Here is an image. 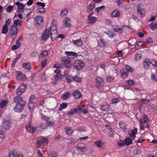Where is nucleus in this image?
I'll return each mask as SVG.
<instances>
[{
  "label": "nucleus",
  "instance_id": "obj_20",
  "mask_svg": "<svg viewBox=\"0 0 157 157\" xmlns=\"http://www.w3.org/2000/svg\"><path fill=\"white\" fill-rule=\"evenodd\" d=\"M65 130L66 133L68 135H71L73 132V131L71 127H65Z\"/></svg>",
  "mask_w": 157,
  "mask_h": 157
},
{
  "label": "nucleus",
  "instance_id": "obj_26",
  "mask_svg": "<svg viewBox=\"0 0 157 157\" xmlns=\"http://www.w3.org/2000/svg\"><path fill=\"white\" fill-rule=\"evenodd\" d=\"M62 79V76L61 74H56L55 75V81L53 83L56 84L58 81L61 80Z\"/></svg>",
  "mask_w": 157,
  "mask_h": 157
},
{
  "label": "nucleus",
  "instance_id": "obj_46",
  "mask_svg": "<svg viewBox=\"0 0 157 157\" xmlns=\"http://www.w3.org/2000/svg\"><path fill=\"white\" fill-rule=\"evenodd\" d=\"M141 55L140 54L137 53L136 54L135 57V60L136 61H139L141 59Z\"/></svg>",
  "mask_w": 157,
  "mask_h": 157
},
{
  "label": "nucleus",
  "instance_id": "obj_31",
  "mask_svg": "<svg viewBox=\"0 0 157 157\" xmlns=\"http://www.w3.org/2000/svg\"><path fill=\"white\" fill-rule=\"evenodd\" d=\"M71 93L69 92H66L63 94L61 97V98L64 100H67L70 95Z\"/></svg>",
  "mask_w": 157,
  "mask_h": 157
},
{
  "label": "nucleus",
  "instance_id": "obj_58",
  "mask_svg": "<svg viewBox=\"0 0 157 157\" xmlns=\"http://www.w3.org/2000/svg\"><path fill=\"white\" fill-rule=\"evenodd\" d=\"M47 62V59H44L41 62V66L44 68Z\"/></svg>",
  "mask_w": 157,
  "mask_h": 157
},
{
  "label": "nucleus",
  "instance_id": "obj_11",
  "mask_svg": "<svg viewBox=\"0 0 157 157\" xmlns=\"http://www.w3.org/2000/svg\"><path fill=\"white\" fill-rule=\"evenodd\" d=\"M51 34L50 30L48 29L45 30L44 32L42 35V38L43 40H46Z\"/></svg>",
  "mask_w": 157,
  "mask_h": 157
},
{
  "label": "nucleus",
  "instance_id": "obj_55",
  "mask_svg": "<svg viewBox=\"0 0 157 157\" xmlns=\"http://www.w3.org/2000/svg\"><path fill=\"white\" fill-rule=\"evenodd\" d=\"M40 117H41L42 118V119L43 120L46 121L50 119V117H47L44 115L43 114L41 113L40 114Z\"/></svg>",
  "mask_w": 157,
  "mask_h": 157
},
{
  "label": "nucleus",
  "instance_id": "obj_61",
  "mask_svg": "<svg viewBox=\"0 0 157 157\" xmlns=\"http://www.w3.org/2000/svg\"><path fill=\"white\" fill-rule=\"evenodd\" d=\"M104 33L107 34L109 37L111 38L113 37L114 35V33L110 32H105Z\"/></svg>",
  "mask_w": 157,
  "mask_h": 157
},
{
  "label": "nucleus",
  "instance_id": "obj_7",
  "mask_svg": "<svg viewBox=\"0 0 157 157\" xmlns=\"http://www.w3.org/2000/svg\"><path fill=\"white\" fill-rule=\"evenodd\" d=\"M137 13L140 15L142 17L145 16V11L144 9L141 7V5L138 4L137 6Z\"/></svg>",
  "mask_w": 157,
  "mask_h": 157
},
{
  "label": "nucleus",
  "instance_id": "obj_5",
  "mask_svg": "<svg viewBox=\"0 0 157 157\" xmlns=\"http://www.w3.org/2000/svg\"><path fill=\"white\" fill-rule=\"evenodd\" d=\"M36 100L35 96L32 95L30 98L28 106L29 110L31 111L34 107V103Z\"/></svg>",
  "mask_w": 157,
  "mask_h": 157
},
{
  "label": "nucleus",
  "instance_id": "obj_10",
  "mask_svg": "<svg viewBox=\"0 0 157 157\" xmlns=\"http://www.w3.org/2000/svg\"><path fill=\"white\" fill-rule=\"evenodd\" d=\"M12 124V123L10 121L5 119L3 120L2 125L4 129H9L11 126Z\"/></svg>",
  "mask_w": 157,
  "mask_h": 157
},
{
  "label": "nucleus",
  "instance_id": "obj_29",
  "mask_svg": "<svg viewBox=\"0 0 157 157\" xmlns=\"http://www.w3.org/2000/svg\"><path fill=\"white\" fill-rule=\"evenodd\" d=\"M65 54L68 56H72L73 58L77 57V55L76 53L73 52H65Z\"/></svg>",
  "mask_w": 157,
  "mask_h": 157
},
{
  "label": "nucleus",
  "instance_id": "obj_30",
  "mask_svg": "<svg viewBox=\"0 0 157 157\" xmlns=\"http://www.w3.org/2000/svg\"><path fill=\"white\" fill-rule=\"evenodd\" d=\"M68 10L66 9L63 10L60 12V16L62 17L66 16L68 13Z\"/></svg>",
  "mask_w": 157,
  "mask_h": 157
},
{
  "label": "nucleus",
  "instance_id": "obj_19",
  "mask_svg": "<svg viewBox=\"0 0 157 157\" xmlns=\"http://www.w3.org/2000/svg\"><path fill=\"white\" fill-rule=\"evenodd\" d=\"M35 22L36 23V26L38 27L43 22L42 17L40 16L37 17L35 19Z\"/></svg>",
  "mask_w": 157,
  "mask_h": 157
},
{
  "label": "nucleus",
  "instance_id": "obj_23",
  "mask_svg": "<svg viewBox=\"0 0 157 157\" xmlns=\"http://www.w3.org/2000/svg\"><path fill=\"white\" fill-rule=\"evenodd\" d=\"M111 15L113 17H120V13L119 11L115 10L112 13Z\"/></svg>",
  "mask_w": 157,
  "mask_h": 157
},
{
  "label": "nucleus",
  "instance_id": "obj_3",
  "mask_svg": "<svg viewBox=\"0 0 157 157\" xmlns=\"http://www.w3.org/2000/svg\"><path fill=\"white\" fill-rule=\"evenodd\" d=\"M85 65V63L82 60L78 59L75 60L73 63L74 68L78 70L82 69L84 67Z\"/></svg>",
  "mask_w": 157,
  "mask_h": 157
},
{
  "label": "nucleus",
  "instance_id": "obj_41",
  "mask_svg": "<svg viewBox=\"0 0 157 157\" xmlns=\"http://www.w3.org/2000/svg\"><path fill=\"white\" fill-rule=\"evenodd\" d=\"M113 29L114 32H117L120 33H122L123 32V30L122 28H115L113 27Z\"/></svg>",
  "mask_w": 157,
  "mask_h": 157
},
{
  "label": "nucleus",
  "instance_id": "obj_21",
  "mask_svg": "<svg viewBox=\"0 0 157 157\" xmlns=\"http://www.w3.org/2000/svg\"><path fill=\"white\" fill-rule=\"evenodd\" d=\"M73 96L76 99H79L80 98L82 95L81 93L78 90L74 91L73 93Z\"/></svg>",
  "mask_w": 157,
  "mask_h": 157
},
{
  "label": "nucleus",
  "instance_id": "obj_56",
  "mask_svg": "<svg viewBox=\"0 0 157 157\" xmlns=\"http://www.w3.org/2000/svg\"><path fill=\"white\" fill-rule=\"evenodd\" d=\"M114 79V78L111 76H108L106 78V81L109 82H110L113 81Z\"/></svg>",
  "mask_w": 157,
  "mask_h": 157
},
{
  "label": "nucleus",
  "instance_id": "obj_38",
  "mask_svg": "<svg viewBox=\"0 0 157 157\" xmlns=\"http://www.w3.org/2000/svg\"><path fill=\"white\" fill-rule=\"evenodd\" d=\"M124 142L125 145L127 146L129 145L132 143V141L131 139L129 138H126Z\"/></svg>",
  "mask_w": 157,
  "mask_h": 157
},
{
  "label": "nucleus",
  "instance_id": "obj_50",
  "mask_svg": "<svg viewBox=\"0 0 157 157\" xmlns=\"http://www.w3.org/2000/svg\"><path fill=\"white\" fill-rule=\"evenodd\" d=\"M105 6H103L96 8L95 10V11H96L97 13H98L101 10H104L105 9Z\"/></svg>",
  "mask_w": 157,
  "mask_h": 157
},
{
  "label": "nucleus",
  "instance_id": "obj_47",
  "mask_svg": "<svg viewBox=\"0 0 157 157\" xmlns=\"http://www.w3.org/2000/svg\"><path fill=\"white\" fill-rule=\"evenodd\" d=\"M94 144L97 147L100 148L102 146V141L101 140L96 141L94 142Z\"/></svg>",
  "mask_w": 157,
  "mask_h": 157
},
{
  "label": "nucleus",
  "instance_id": "obj_34",
  "mask_svg": "<svg viewBox=\"0 0 157 157\" xmlns=\"http://www.w3.org/2000/svg\"><path fill=\"white\" fill-rule=\"evenodd\" d=\"M147 119V116L146 115H144L143 117L140 120V122L141 124H143L144 123L146 122Z\"/></svg>",
  "mask_w": 157,
  "mask_h": 157
},
{
  "label": "nucleus",
  "instance_id": "obj_40",
  "mask_svg": "<svg viewBox=\"0 0 157 157\" xmlns=\"http://www.w3.org/2000/svg\"><path fill=\"white\" fill-rule=\"evenodd\" d=\"M29 12L28 10H24L22 12V15L24 18H26L29 17Z\"/></svg>",
  "mask_w": 157,
  "mask_h": 157
},
{
  "label": "nucleus",
  "instance_id": "obj_62",
  "mask_svg": "<svg viewBox=\"0 0 157 157\" xmlns=\"http://www.w3.org/2000/svg\"><path fill=\"white\" fill-rule=\"evenodd\" d=\"M140 101L143 104H146L149 102V100L146 99L142 98L140 99Z\"/></svg>",
  "mask_w": 157,
  "mask_h": 157
},
{
  "label": "nucleus",
  "instance_id": "obj_15",
  "mask_svg": "<svg viewBox=\"0 0 157 157\" xmlns=\"http://www.w3.org/2000/svg\"><path fill=\"white\" fill-rule=\"evenodd\" d=\"M16 5L17 6L18 11L19 13H21V11L24 9L25 7L24 4L22 3H20L19 2H17L16 3Z\"/></svg>",
  "mask_w": 157,
  "mask_h": 157
},
{
  "label": "nucleus",
  "instance_id": "obj_2",
  "mask_svg": "<svg viewBox=\"0 0 157 157\" xmlns=\"http://www.w3.org/2000/svg\"><path fill=\"white\" fill-rule=\"evenodd\" d=\"M56 23L57 22L55 20H53L51 26L48 29L50 30L51 37L52 40H54L57 36Z\"/></svg>",
  "mask_w": 157,
  "mask_h": 157
},
{
  "label": "nucleus",
  "instance_id": "obj_25",
  "mask_svg": "<svg viewBox=\"0 0 157 157\" xmlns=\"http://www.w3.org/2000/svg\"><path fill=\"white\" fill-rule=\"evenodd\" d=\"M95 7V5L94 3H91L88 5L87 6L86 12H89L92 10Z\"/></svg>",
  "mask_w": 157,
  "mask_h": 157
},
{
  "label": "nucleus",
  "instance_id": "obj_35",
  "mask_svg": "<svg viewBox=\"0 0 157 157\" xmlns=\"http://www.w3.org/2000/svg\"><path fill=\"white\" fill-rule=\"evenodd\" d=\"M8 31V26L6 25H4L3 26L2 30V34H6Z\"/></svg>",
  "mask_w": 157,
  "mask_h": 157
},
{
  "label": "nucleus",
  "instance_id": "obj_18",
  "mask_svg": "<svg viewBox=\"0 0 157 157\" xmlns=\"http://www.w3.org/2000/svg\"><path fill=\"white\" fill-rule=\"evenodd\" d=\"M100 109L102 111H108L109 109L110 106L107 103H104L100 106Z\"/></svg>",
  "mask_w": 157,
  "mask_h": 157
},
{
  "label": "nucleus",
  "instance_id": "obj_27",
  "mask_svg": "<svg viewBox=\"0 0 157 157\" xmlns=\"http://www.w3.org/2000/svg\"><path fill=\"white\" fill-rule=\"evenodd\" d=\"M40 140L43 144H47L48 142V140L47 138L44 137H41L40 138Z\"/></svg>",
  "mask_w": 157,
  "mask_h": 157
},
{
  "label": "nucleus",
  "instance_id": "obj_32",
  "mask_svg": "<svg viewBox=\"0 0 157 157\" xmlns=\"http://www.w3.org/2000/svg\"><path fill=\"white\" fill-rule=\"evenodd\" d=\"M119 124L120 128L123 130H125L126 129V127L127 126V124L124 122L123 121H121L120 122Z\"/></svg>",
  "mask_w": 157,
  "mask_h": 157
},
{
  "label": "nucleus",
  "instance_id": "obj_60",
  "mask_svg": "<svg viewBox=\"0 0 157 157\" xmlns=\"http://www.w3.org/2000/svg\"><path fill=\"white\" fill-rule=\"evenodd\" d=\"M48 52L46 50L43 51L40 54V56H42L43 57L46 56L48 54Z\"/></svg>",
  "mask_w": 157,
  "mask_h": 157
},
{
  "label": "nucleus",
  "instance_id": "obj_42",
  "mask_svg": "<svg viewBox=\"0 0 157 157\" xmlns=\"http://www.w3.org/2000/svg\"><path fill=\"white\" fill-rule=\"evenodd\" d=\"M150 27L152 30H154L157 28V24L152 23L150 25Z\"/></svg>",
  "mask_w": 157,
  "mask_h": 157
},
{
  "label": "nucleus",
  "instance_id": "obj_59",
  "mask_svg": "<svg viewBox=\"0 0 157 157\" xmlns=\"http://www.w3.org/2000/svg\"><path fill=\"white\" fill-rule=\"evenodd\" d=\"M13 7L12 6L9 5L7 8L6 10L7 12L10 13L11 12L12 10L13 9Z\"/></svg>",
  "mask_w": 157,
  "mask_h": 157
},
{
  "label": "nucleus",
  "instance_id": "obj_54",
  "mask_svg": "<svg viewBox=\"0 0 157 157\" xmlns=\"http://www.w3.org/2000/svg\"><path fill=\"white\" fill-rule=\"evenodd\" d=\"M153 42V40L152 38L151 37H148L146 38L145 40L144 43L147 44L152 43Z\"/></svg>",
  "mask_w": 157,
  "mask_h": 157
},
{
  "label": "nucleus",
  "instance_id": "obj_53",
  "mask_svg": "<svg viewBox=\"0 0 157 157\" xmlns=\"http://www.w3.org/2000/svg\"><path fill=\"white\" fill-rule=\"evenodd\" d=\"M31 124L30 122H29L26 126L27 130L29 132H31L32 130Z\"/></svg>",
  "mask_w": 157,
  "mask_h": 157
},
{
  "label": "nucleus",
  "instance_id": "obj_49",
  "mask_svg": "<svg viewBox=\"0 0 157 157\" xmlns=\"http://www.w3.org/2000/svg\"><path fill=\"white\" fill-rule=\"evenodd\" d=\"M22 66L24 68L27 70L29 69L31 67L30 64L29 63H23Z\"/></svg>",
  "mask_w": 157,
  "mask_h": 157
},
{
  "label": "nucleus",
  "instance_id": "obj_52",
  "mask_svg": "<svg viewBox=\"0 0 157 157\" xmlns=\"http://www.w3.org/2000/svg\"><path fill=\"white\" fill-rule=\"evenodd\" d=\"M151 79L156 82H157V75L152 73L151 75Z\"/></svg>",
  "mask_w": 157,
  "mask_h": 157
},
{
  "label": "nucleus",
  "instance_id": "obj_6",
  "mask_svg": "<svg viewBox=\"0 0 157 157\" xmlns=\"http://www.w3.org/2000/svg\"><path fill=\"white\" fill-rule=\"evenodd\" d=\"M62 63L64 66L67 68H70L71 67V64L69 58L63 57L61 59Z\"/></svg>",
  "mask_w": 157,
  "mask_h": 157
},
{
  "label": "nucleus",
  "instance_id": "obj_12",
  "mask_svg": "<svg viewBox=\"0 0 157 157\" xmlns=\"http://www.w3.org/2000/svg\"><path fill=\"white\" fill-rule=\"evenodd\" d=\"M137 131V129L136 128L133 129L131 130L128 132V134L129 136L133 140L135 139L136 137V134Z\"/></svg>",
  "mask_w": 157,
  "mask_h": 157
},
{
  "label": "nucleus",
  "instance_id": "obj_57",
  "mask_svg": "<svg viewBox=\"0 0 157 157\" xmlns=\"http://www.w3.org/2000/svg\"><path fill=\"white\" fill-rule=\"evenodd\" d=\"M127 83L129 85H133L135 84L134 81L132 79H129L126 81Z\"/></svg>",
  "mask_w": 157,
  "mask_h": 157
},
{
  "label": "nucleus",
  "instance_id": "obj_63",
  "mask_svg": "<svg viewBox=\"0 0 157 157\" xmlns=\"http://www.w3.org/2000/svg\"><path fill=\"white\" fill-rule=\"evenodd\" d=\"M74 109H71L67 113V115L69 116H71L75 114Z\"/></svg>",
  "mask_w": 157,
  "mask_h": 157
},
{
  "label": "nucleus",
  "instance_id": "obj_39",
  "mask_svg": "<svg viewBox=\"0 0 157 157\" xmlns=\"http://www.w3.org/2000/svg\"><path fill=\"white\" fill-rule=\"evenodd\" d=\"M13 23V25H15V26L17 27L20 26L22 25L21 21H19V20H17L14 21Z\"/></svg>",
  "mask_w": 157,
  "mask_h": 157
},
{
  "label": "nucleus",
  "instance_id": "obj_22",
  "mask_svg": "<svg viewBox=\"0 0 157 157\" xmlns=\"http://www.w3.org/2000/svg\"><path fill=\"white\" fill-rule=\"evenodd\" d=\"M98 45L100 47H105L106 46V43L105 40L102 39H100L98 40Z\"/></svg>",
  "mask_w": 157,
  "mask_h": 157
},
{
  "label": "nucleus",
  "instance_id": "obj_33",
  "mask_svg": "<svg viewBox=\"0 0 157 157\" xmlns=\"http://www.w3.org/2000/svg\"><path fill=\"white\" fill-rule=\"evenodd\" d=\"M136 42V40L135 38L129 39L128 41V44L131 46L134 45Z\"/></svg>",
  "mask_w": 157,
  "mask_h": 157
},
{
  "label": "nucleus",
  "instance_id": "obj_13",
  "mask_svg": "<svg viewBox=\"0 0 157 157\" xmlns=\"http://www.w3.org/2000/svg\"><path fill=\"white\" fill-rule=\"evenodd\" d=\"M96 85L97 87H99L102 85L104 83V80L103 79L100 77H97L95 78Z\"/></svg>",
  "mask_w": 157,
  "mask_h": 157
},
{
  "label": "nucleus",
  "instance_id": "obj_8",
  "mask_svg": "<svg viewBox=\"0 0 157 157\" xmlns=\"http://www.w3.org/2000/svg\"><path fill=\"white\" fill-rule=\"evenodd\" d=\"M93 13V12L90 13L87 18L88 20V23L91 24H93L95 23L97 20V17L92 16Z\"/></svg>",
  "mask_w": 157,
  "mask_h": 157
},
{
  "label": "nucleus",
  "instance_id": "obj_43",
  "mask_svg": "<svg viewBox=\"0 0 157 157\" xmlns=\"http://www.w3.org/2000/svg\"><path fill=\"white\" fill-rule=\"evenodd\" d=\"M67 106V105L66 103H63L60 104V107L59 109V110L62 111L63 109L66 108Z\"/></svg>",
  "mask_w": 157,
  "mask_h": 157
},
{
  "label": "nucleus",
  "instance_id": "obj_4",
  "mask_svg": "<svg viewBox=\"0 0 157 157\" xmlns=\"http://www.w3.org/2000/svg\"><path fill=\"white\" fill-rule=\"evenodd\" d=\"M18 30V28L17 27L13 25H11L10 28L9 34L10 37H13L16 35Z\"/></svg>",
  "mask_w": 157,
  "mask_h": 157
},
{
  "label": "nucleus",
  "instance_id": "obj_17",
  "mask_svg": "<svg viewBox=\"0 0 157 157\" xmlns=\"http://www.w3.org/2000/svg\"><path fill=\"white\" fill-rule=\"evenodd\" d=\"M72 42L75 45L79 47L82 46L83 44L82 41L80 39L76 40H72Z\"/></svg>",
  "mask_w": 157,
  "mask_h": 157
},
{
  "label": "nucleus",
  "instance_id": "obj_28",
  "mask_svg": "<svg viewBox=\"0 0 157 157\" xmlns=\"http://www.w3.org/2000/svg\"><path fill=\"white\" fill-rule=\"evenodd\" d=\"M66 79L67 82L70 83L73 81V77L70 74H67L65 75Z\"/></svg>",
  "mask_w": 157,
  "mask_h": 157
},
{
  "label": "nucleus",
  "instance_id": "obj_48",
  "mask_svg": "<svg viewBox=\"0 0 157 157\" xmlns=\"http://www.w3.org/2000/svg\"><path fill=\"white\" fill-rule=\"evenodd\" d=\"M120 99L119 98H113L111 100V104H114L117 103L119 101Z\"/></svg>",
  "mask_w": 157,
  "mask_h": 157
},
{
  "label": "nucleus",
  "instance_id": "obj_51",
  "mask_svg": "<svg viewBox=\"0 0 157 157\" xmlns=\"http://www.w3.org/2000/svg\"><path fill=\"white\" fill-rule=\"evenodd\" d=\"M37 12L39 13H44L46 12V10L45 8H40L37 9Z\"/></svg>",
  "mask_w": 157,
  "mask_h": 157
},
{
  "label": "nucleus",
  "instance_id": "obj_64",
  "mask_svg": "<svg viewBox=\"0 0 157 157\" xmlns=\"http://www.w3.org/2000/svg\"><path fill=\"white\" fill-rule=\"evenodd\" d=\"M125 69L128 71L130 72H132L133 71V69L131 68L128 66H125Z\"/></svg>",
  "mask_w": 157,
  "mask_h": 157
},
{
  "label": "nucleus",
  "instance_id": "obj_14",
  "mask_svg": "<svg viewBox=\"0 0 157 157\" xmlns=\"http://www.w3.org/2000/svg\"><path fill=\"white\" fill-rule=\"evenodd\" d=\"M63 24L67 27H69L71 26V21L68 17H66L64 18L63 21Z\"/></svg>",
  "mask_w": 157,
  "mask_h": 157
},
{
  "label": "nucleus",
  "instance_id": "obj_37",
  "mask_svg": "<svg viewBox=\"0 0 157 157\" xmlns=\"http://www.w3.org/2000/svg\"><path fill=\"white\" fill-rule=\"evenodd\" d=\"M73 78V80L77 82H80L82 80V78L78 75L75 76Z\"/></svg>",
  "mask_w": 157,
  "mask_h": 157
},
{
  "label": "nucleus",
  "instance_id": "obj_9",
  "mask_svg": "<svg viewBox=\"0 0 157 157\" xmlns=\"http://www.w3.org/2000/svg\"><path fill=\"white\" fill-rule=\"evenodd\" d=\"M16 77L17 79L19 81H23L26 79L25 75L20 71H17L16 72Z\"/></svg>",
  "mask_w": 157,
  "mask_h": 157
},
{
  "label": "nucleus",
  "instance_id": "obj_24",
  "mask_svg": "<svg viewBox=\"0 0 157 157\" xmlns=\"http://www.w3.org/2000/svg\"><path fill=\"white\" fill-rule=\"evenodd\" d=\"M76 149L78 151H80L81 152H86L87 150V149L86 147H80L77 146L76 147Z\"/></svg>",
  "mask_w": 157,
  "mask_h": 157
},
{
  "label": "nucleus",
  "instance_id": "obj_16",
  "mask_svg": "<svg viewBox=\"0 0 157 157\" xmlns=\"http://www.w3.org/2000/svg\"><path fill=\"white\" fill-rule=\"evenodd\" d=\"M151 63L150 60L148 59H146L144 60L143 62V66L146 69H148L149 68Z\"/></svg>",
  "mask_w": 157,
  "mask_h": 157
},
{
  "label": "nucleus",
  "instance_id": "obj_45",
  "mask_svg": "<svg viewBox=\"0 0 157 157\" xmlns=\"http://www.w3.org/2000/svg\"><path fill=\"white\" fill-rule=\"evenodd\" d=\"M55 124V122L54 120L50 121L48 120L47 121L46 125L48 126H53Z\"/></svg>",
  "mask_w": 157,
  "mask_h": 157
},
{
  "label": "nucleus",
  "instance_id": "obj_44",
  "mask_svg": "<svg viewBox=\"0 0 157 157\" xmlns=\"http://www.w3.org/2000/svg\"><path fill=\"white\" fill-rule=\"evenodd\" d=\"M8 101H6L3 100L0 102V107L2 108H4L7 104Z\"/></svg>",
  "mask_w": 157,
  "mask_h": 157
},
{
  "label": "nucleus",
  "instance_id": "obj_1",
  "mask_svg": "<svg viewBox=\"0 0 157 157\" xmlns=\"http://www.w3.org/2000/svg\"><path fill=\"white\" fill-rule=\"evenodd\" d=\"M26 88L25 85H22L20 86L17 90L16 93L18 96H16L13 98L14 101L16 103V106L14 108V110L16 112H21L25 105V101H24L23 98L20 96L21 95L25 92Z\"/></svg>",
  "mask_w": 157,
  "mask_h": 157
},
{
  "label": "nucleus",
  "instance_id": "obj_36",
  "mask_svg": "<svg viewBox=\"0 0 157 157\" xmlns=\"http://www.w3.org/2000/svg\"><path fill=\"white\" fill-rule=\"evenodd\" d=\"M17 153L15 151H10L9 153V157H17Z\"/></svg>",
  "mask_w": 157,
  "mask_h": 157
}]
</instances>
